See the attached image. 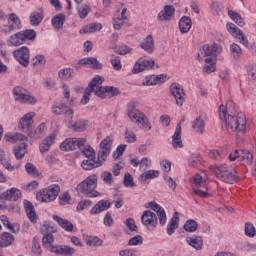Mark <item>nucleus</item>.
Instances as JSON below:
<instances>
[{"label": "nucleus", "instance_id": "de8ad7c7", "mask_svg": "<svg viewBox=\"0 0 256 256\" xmlns=\"http://www.w3.org/2000/svg\"><path fill=\"white\" fill-rule=\"evenodd\" d=\"M103 29V25H101V23H93L90 24L88 26H86L85 28L81 29L79 31L80 34L83 33H95L96 31H101Z\"/></svg>", "mask_w": 256, "mask_h": 256}, {"label": "nucleus", "instance_id": "b1692460", "mask_svg": "<svg viewBox=\"0 0 256 256\" xmlns=\"http://www.w3.org/2000/svg\"><path fill=\"white\" fill-rule=\"evenodd\" d=\"M109 207H111V202L108 200H100L90 210V215H99L100 213H103V211H107Z\"/></svg>", "mask_w": 256, "mask_h": 256}, {"label": "nucleus", "instance_id": "1a4fd4ad", "mask_svg": "<svg viewBox=\"0 0 256 256\" xmlns=\"http://www.w3.org/2000/svg\"><path fill=\"white\" fill-rule=\"evenodd\" d=\"M223 51V48L217 44L213 45H204L200 48V51L198 53V60L199 61H205L208 57H211L213 60H215V57L219 55Z\"/></svg>", "mask_w": 256, "mask_h": 256}, {"label": "nucleus", "instance_id": "f704fd0d", "mask_svg": "<svg viewBox=\"0 0 256 256\" xmlns=\"http://www.w3.org/2000/svg\"><path fill=\"white\" fill-rule=\"evenodd\" d=\"M186 242L188 245H190V247H193L198 251L203 249V238H201V236L187 237Z\"/></svg>", "mask_w": 256, "mask_h": 256}, {"label": "nucleus", "instance_id": "7c9ffc66", "mask_svg": "<svg viewBox=\"0 0 256 256\" xmlns=\"http://www.w3.org/2000/svg\"><path fill=\"white\" fill-rule=\"evenodd\" d=\"M141 49L146 51V53H153L155 51V40H153L152 35H148L141 43Z\"/></svg>", "mask_w": 256, "mask_h": 256}, {"label": "nucleus", "instance_id": "473e14b6", "mask_svg": "<svg viewBox=\"0 0 256 256\" xmlns=\"http://www.w3.org/2000/svg\"><path fill=\"white\" fill-rule=\"evenodd\" d=\"M178 228H179V212H174L171 220L167 225V234L173 235V233H175V230Z\"/></svg>", "mask_w": 256, "mask_h": 256}, {"label": "nucleus", "instance_id": "8fccbe9b", "mask_svg": "<svg viewBox=\"0 0 256 256\" xmlns=\"http://www.w3.org/2000/svg\"><path fill=\"white\" fill-rule=\"evenodd\" d=\"M235 153H239L240 161L244 163H253V154L247 150H235Z\"/></svg>", "mask_w": 256, "mask_h": 256}, {"label": "nucleus", "instance_id": "13d9d810", "mask_svg": "<svg viewBox=\"0 0 256 256\" xmlns=\"http://www.w3.org/2000/svg\"><path fill=\"white\" fill-rule=\"evenodd\" d=\"M73 69L71 68H64L61 69L58 73V76L60 79H63L64 81H68V79H71V77H73Z\"/></svg>", "mask_w": 256, "mask_h": 256}, {"label": "nucleus", "instance_id": "ddd939ff", "mask_svg": "<svg viewBox=\"0 0 256 256\" xmlns=\"http://www.w3.org/2000/svg\"><path fill=\"white\" fill-rule=\"evenodd\" d=\"M170 92L176 101V105L178 107H183V103H185V99L187 97L183 86L177 82H174L170 85Z\"/></svg>", "mask_w": 256, "mask_h": 256}, {"label": "nucleus", "instance_id": "49530a36", "mask_svg": "<svg viewBox=\"0 0 256 256\" xmlns=\"http://www.w3.org/2000/svg\"><path fill=\"white\" fill-rule=\"evenodd\" d=\"M21 35H22V40L24 41H35V39H37V32L33 29H26V30H22L20 31Z\"/></svg>", "mask_w": 256, "mask_h": 256}, {"label": "nucleus", "instance_id": "4be33fe9", "mask_svg": "<svg viewBox=\"0 0 256 256\" xmlns=\"http://www.w3.org/2000/svg\"><path fill=\"white\" fill-rule=\"evenodd\" d=\"M165 81H167V75L165 74L151 75L145 78L143 85L151 87L153 85H159V83H165Z\"/></svg>", "mask_w": 256, "mask_h": 256}, {"label": "nucleus", "instance_id": "9d476101", "mask_svg": "<svg viewBox=\"0 0 256 256\" xmlns=\"http://www.w3.org/2000/svg\"><path fill=\"white\" fill-rule=\"evenodd\" d=\"M111 145H113V138L110 136L101 141L96 160V162L100 163V167L107 161V157H109V153H111Z\"/></svg>", "mask_w": 256, "mask_h": 256}, {"label": "nucleus", "instance_id": "6e6552de", "mask_svg": "<svg viewBox=\"0 0 256 256\" xmlns=\"http://www.w3.org/2000/svg\"><path fill=\"white\" fill-rule=\"evenodd\" d=\"M12 95L14 99L22 105H35V103H37V98L32 96L27 89L21 86L14 87L12 89Z\"/></svg>", "mask_w": 256, "mask_h": 256}, {"label": "nucleus", "instance_id": "72a5a7b5", "mask_svg": "<svg viewBox=\"0 0 256 256\" xmlns=\"http://www.w3.org/2000/svg\"><path fill=\"white\" fill-rule=\"evenodd\" d=\"M191 27H193V22L191 21V18L188 16H183L179 21L180 32L182 34H185L188 31H191Z\"/></svg>", "mask_w": 256, "mask_h": 256}, {"label": "nucleus", "instance_id": "c03bdc74", "mask_svg": "<svg viewBox=\"0 0 256 256\" xmlns=\"http://www.w3.org/2000/svg\"><path fill=\"white\" fill-rule=\"evenodd\" d=\"M65 20V14L60 13L52 18L51 24L55 27V29H63V25H65Z\"/></svg>", "mask_w": 256, "mask_h": 256}, {"label": "nucleus", "instance_id": "7ed1b4c3", "mask_svg": "<svg viewBox=\"0 0 256 256\" xmlns=\"http://www.w3.org/2000/svg\"><path fill=\"white\" fill-rule=\"evenodd\" d=\"M219 117L221 121H224L227 129L231 131H238L243 133L247 129V118L243 112L238 113L235 116L227 114V108L223 105L219 107Z\"/></svg>", "mask_w": 256, "mask_h": 256}, {"label": "nucleus", "instance_id": "412c9836", "mask_svg": "<svg viewBox=\"0 0 256 256\" xmlns=\"http://www.w3.org/2000/svg\"><path fill=\"white\" fill-rule=\"evenodd\" d=\"M67 121L69 129H72V131H76V133H81L82 131H85L87 127H89V121L87 120L79 119L73 122V119H71Z\"/></svg>", "mask_w": 256, "mask_h": 256}, {"label": "nucleus", "instance_id": "423d86ee", "mask_svg": "<svg viewBox=\"0 0 256 256\" xmlns=\"http://www.w3.org/2000/svg\"><path fill=\"white\" fill-rule=\"evenodd\" d=\"M97 175L88 176L85 180L77 185L78 193L86 197H99L101 195L97 190Z\"/></svg>", "mask_w": 256, "mask_h": 256}, {"label": "nucleus", "instance_id": "3c124183", "mask_svg": "<svg viewBox=\"0 0 256 256\" xmlns=\"http://www.w3.org/2000/svg\"><path fill=\"white\" fill-rule=\"evenodd\" d=\"M159 177V171L148 170L141 174L140 181H147L149 179H157Z\"/></svg>", "mask_w": 256, "mask_h": 256}, {"label": "nucleus", "instance_id": "0eeeda50", "mask_svg": "<svg viewBox=\"0 0 256 256\" xmlns=\"http://www.w3.org/2000/svg\"><path fill=\"white\" fill-rule=\"evenodd\" d=\"M59 191H61L59 184L50 185L39 191L36 194V199L41 201V203H51V201H55L57 199Z\"/></svg>", "mask_w": 256, "mask_h": 256}, {"label": "nucleus", "instance_id": "052dcab7", "mask_svg": "<svg viewBox=\"0 0 256 256\" xmlns=\"http://www.w3.org/2000/svg\"><path fill=\"white\" fill-rule=\"evenodd\" d=\"M110 63L115 71H121V69H123V65H121V57L119 56L112 55Z\"/></svg>", "mask_w": 256, "mask_h": 256}, {"label": "nucleus", "instance_id": "c9c22d12", "mask_svg": "<svg viewBox=\"0 0 256 256\" xmlns=\"http://www.w3.org/2000/svg\"><path fill=\"white\" fill-rule=\"evenodd\" d=\"M81 167L84 171H91V169L101 167V163H98L96 158H87L86 160H83Z\"/></svg>", "mask_w": 256, "mask_h": 256}, {"label": "nucleus", "instance_id": "4d7b16f0", "mask_svg": "<svg viewBox=\"0 0 256 256\" xmlns=\"http://www.w3.org/2000/svg\"><path fill=\"white\" fill-rule=\"evenodd\" d=\"M210 7L212 9L213 15L216 17H221V15H223V4L219 2H212Z\"/></svg>", "mask_w": 256, "mask_h": 256}, {"label": "nucleus", "instance_id": "603ef678", "mask_svg": "<svg viewBox=\"0 0 256 256\" xmlns=\"http://www.w3.org/2000/svg\"><path fill=\"white\" fill-rule=\"evenodd\" d=\"M86 245H89V247H101L103 245V241L97 236H87Z\"/></svg>", "mask_w": 256, "mask_h": 256}, {"label": "nucleus", "instance_id": "ea45409f", "mask_svg": "<svg viewBox=\"0 0 256 256\" xmlns=\"http://www.w3.org/2000/svg\"><path fill=\"white\" fill-rule=\"evenodd\" d=\"M23 43L25 42L23 41V36L21 32H17L16 34H13L8 39V45L10 47H19V45H23Z\"/></svg>", "mask_w": 256, "mask_h": 256}, {"label": "nucleus", "instance_id": "58836bf2", "mask_svg": "<svg viewBox=\"0 0 256 256\" xmlns=\"http://www.w3.org/2000/svg\"><path fill=\"white\" fill-rule=\"evenodd\" d=\"M192 128L194 129L195 133L198 135H203L205 133V120L201 117H197L192 124Z\"/></svg>", "mask_w": 256, "mask_h": 256}, {"label": "nucleus", "instance_id": "c756f323", "mask_svg": "<svg viewBox=\"0 0 256 256\" xmlns=\"http://www.w3.org/2000/svg\"><path fill=\"white\" fill-rule=\"evenodd\" d=\"M79 65H88L90 69H103V64L95 57H87L79 60Z\"/></svg>", "mask_w": 256, "mask_h": 256}, {"label": "nucleus", "instance_id": "a19ab883", "mask_svg": "<svg viewBox=\"0 0 256 256\" xmlns=\"http://www.w3.org/2000/svg\"><path fill=\"white\" fill-rule=\"evenodd\" d=\"M230 55L234 59V61H239L243 55V50L241 49V46H239L237 43H232L230 45Z\"/></svg>", "mask_w": 256, "mask_h": 256}, {"label": "nucleus", "instance_id": "37998d69", "mask_svg": "<svg viewBox=\"0 0 256 256\" xmlns=\"http://www.w3.org/2000/svg\"><path fill=\"white\" fill-rule=\"evenodd\" d=\"M15 241V237L9 232H3L0 237V247H9Z\"/></svg>", "mask_w": 256, "mask_h": 256}, {"label": "nucleus", "instance_id": "9b49d317", "mask_svg": "<svg viewBox=\"0 0 256 256\" xmlns=\"http://www.w3.org/2000/svg\"><path fill=\"white\" fill-rule=\"evenodd\" d=\"M87 143L85 138H67L60 144L61 151H75V149H83Z\"/></svg>", "mask_w": 256, "mask_h": 256}, {"label": "nucleus", "instance_id": "f257e3e1", "mask_svg": "<svg viewBox=\"0 0 256 256\" xmlns=\"http://www.w3.org/2000/svg\"><path fill=\"white\" fill-rule=\"evenodd\" d=\"M103 81L105 79L102 76H95L90 83L88 84V87L84 90L83 97L81 99L82 105H87L90 101L91 93H94L96 97H99L100 99H105L107 95L110 97H117V95H120L121 92L117 87L113 86H101L103 85Z\"/></svg>", "mask_w": 256, "mask_h": 256}, {"label": "nucleus", "instance_id": "f03ea898", "mask_svg": "<svg viewBox=\"0 0 256 256\" xmlns=\"http://www.w3.org/2000/svg\"><path fill=\"white\" fill-rule=\"evenodd\" d=\"M145 207L146 209H151L154 212L151 210L143 212L141 222L144 227H157L158 223L163 227V225L167 223V213H165V209L161 207V205L157 204V202H148Z\"/></svg>", "mask_w": 256, "mask_h": 256}, {"label": "nucleus", "instance_id": "864d4df0", "mask_svg": "<svg viewBox=\"0 0 256 256\" xmlns=\"http://www.w3.org/2000/svg\"><path fill=\"white\" fill-rule=\"evenodd\" d=\"M204 62L206 63L203 68L204 73H213L215 71V60L212 57H208L204 59Z\"/></svg>", "mask_w": 256, "mask_h": 256}, {"label": "nucleus", "instance_id": "e433bc0d", "mask_svg": "<svg viewBox=\"0 0 256 256\" xmlns=\"http://www.w3.org/2000/svg\"><path fill=\"white\" fill-rule=\"evenodd\" d=\"M53 219L54 221H57L58 225H60L64 231H67L68 233L73 232V223L69 220H65L57 215H53Z\"/></svg>", "mask_w": 256, "mask_h": 256}, {"label": "nucleus", "instance_id": "e2e57ef3", "mask_svg": "<svg viewBox=\"0 0 256 256\" xmlns=\"http://www.w3.org/2000/svg\"><path fill=\"white\" fill-rule=\"evenodd\" d=\"M256 230L255 226L251 222L245 224V235L246 237H255Z\"/></svg>", "mask_w": 256, "mask_h": 256}, {"label": "nucleus", "instance_id": "20e7f679", "mask_svg": "<svg viewBox=\"0 0 256 256\" xmlns=\"http://www.w3.org/2000/svg\"><path fill=\"white\" fill-rule=\"evenodd\" d=\"M210 169L219 181H222L223 183L233 185V183H237V179H239L237 176V170L227 164L210 166Z\"/></svg>", "mask_w": 256, "mask_h": 256}, {"label": "nucleus", "instance_id": "4468645a", "mask_svg": "<svg viewBox=\"0 0 256 256\" xmlns=\"http://www.w3.org/2000/svg\"><path fill=\"white\" fill-rule=\"evenodd\" d=\"M147 69H155V60L148 57H141L133 66L132 73H143Z\"/></svg>", "mask_w": 256, "mask_h": 256}, {"label": "nucleus", "instance_id": "bb28decb", "mask_svg": "<svg viewBox=\"0 0 256 256\" xmlns=\"http://www.w3.org/2000/svg\"><path fill=\"white\" fill-rule=\"evenodd\" d=\"M172 146L174 149H182L183 140L181 139V123H178L172 136Z\"/></svg>", "mask_w": 256, "mask_h": 256}, {"label": "nucleus", "instance_id": "2eb2a0df", "mask_svg": "<svg viewBox=\"0 0 256 256\" xmlns=\"http://www.w3.org/2000/svg\"><path fill=\"white\" fill-rule=\"evenodd\" d=\"M33 117H35V112H29L20 119L18 129L22 131V133L29 135L33 129Z\"/></svg>", "mask_w": 256, "mask_h": 256}, {"label": "nucleus", "instance_id": "a211bd4d", "mask_svg": "<svg viewBox=\"0 0 256 256\" xmlns=\"http://www.w3.org/2000/svg\"><path fill=\"white\" fill-rule=\"evenodd\" d=\"M52 113L54 115H64L66 121H71L73 119V109L69 108L65 104H54L52 106Z\"/></svg>", "mask_w": 256, "mask_h": 256}, {"label": "nucleus", "instance_id": "cd10ccee", "mask_svg": "<svg viewBox=\"0 0 256 256\" xmlns=\"http://www.w3.org/2000/svg\"><path fill=\"white\" fill-rule=\"evenodd\" d=\"M5 141L8 143H25L27 142V136L20 133H7L4 135Z\"/></svg>", "mask_w": 256, "mask_h": 256}, {"label": "nucleus", "instance_id": "2f4dec72", "mask_svg": "<svg viewBox=\"0 0 256 256\" xmlns=\"http://www.w3.org/2000/svg\"><path fill=\"white\" fill-rule=\"evenodd\" d=\"M56 139H57V134L55 133H52L48 137H46L39 146L40 152L45 153V151H49V149L51 148V145L55 143Z\"/></svg>", "mask_w": 256, "mask_h": 256}, {"label": "nucleus", "instance_id": "f3484780", "mask_svg": "<svg viewBox=\"0 0 256 256\" xmlns=\"http://www.w3.org/2000/svg\"><path fill=\"white\" fill-rule=\"evenodd\" d=\"M14 58L23 65V67H27L29 65V48L27 46H22L13 52Z\"/></svg>", "mask_w": 256, "mask_h": 256}, {"label": "nucleus", "instance_id": "69168bd1", "mask_svg": "<svg viewBox=\"0 0 256 256\" xmlns=\"http://www.w3.org/2000/svg\"><path fill=\"white\" fill-rule=\"evenodd\" d=\"M32 253H34L37 256L41 255V253H42L41 245L39 244V238L38 237H34V239H33Z\"/></svg>", "mask_w": 256, "mask_h": 256}, {"label": "nucleus", "instance_id": "c85d7f7f", "mask_svg": "<svg viewBox=\"0 0 256 256\" xmlns=\"http://www.w3.org/2000/svg\"><path fill=\"white\" fill-rule=\"evenodd\" d=\"M45 17V14L43 12V9H39L38 11L32 12L30 14V25L32 27H39L41 23L43 22V19Z\"/></svg>", "mask_w": 256, "mask_h": 256}, {"label": "nucleus", "instance_id": "393cba45", "mask_svg": "<svg viewBox=\"0 0 256 256\" xmlns=\"http://www.w3.org/2000/svg\"><path fill=\"white\" fill-rule=\"evenodd\" d=\"M2 199H5V201H19L21 199V190L11 188L2 193Z\"/></svg>", "mask_w": 256, "mask_h": 256}, {"label": "nucleus", "instance_id": "79ce46f5", "mask_svg": "<svg viewBox=\"0 0 256 256\" xmlns=\"http://www.w3.org/2000/svg\"><path fill=\"white\" fill-rule=\"evenodd\" d=\"M27 142H22L21 145L14 148V156L16 159H23L27 153Z\"/></svg>", "mask_w": 256, "mask_h": 256}, {"label": "nucleus", "instance_id": "f8f14e48", "mask_svg": "<svg viewBox=\"0 0 256 256\" xmlns=\"http://www.w3.org/2000/svg\"><path fill=\"white\" fill-rule=\"evenodd\" d=\"M41 233H43L42 244L46 249H50L53 247V242L55 238L53 237V233H57V228L55 226H51L49 224H44L41 227Z\"/></svg>", "mask_w": 256, "mask_h": 256}, {"label": "nucleus", "instance_id": "bf43d9fd", "mask_svg": "<svg viewBox=\"0 0 256 256\" xmlns=\"http://www.w3.org/2000/svg\"><path fill=\"white\" fill-rule=\"evenodd\" d=\"M77 11L80 19H85L91 12V7L87 6V4H83L82 6H77Z\"/></svg>", "mask_w": 256, "mask_h": 256}, {"label": "nucleus", "instance_id": "39448f33", "mask_svg": "<svg viewBox=\"0 0 256 256\" xmlns=\"http://www.w3.org/2000/svg\"><path fill=\"white\" fill-rule=\"evenodd\" d=\"M127 116L129 117L130 121H132V123L139 125L146 131H151V122H149V118H147L145 113L137 109L135 103H129L127 105Z\"/></svg>", "mask_w": 256, "mask_h": 256}, {"label": "nucleus", "instance_id": "a18cd8bd", "mask_svg": "<svg viewBox=\"0 0 256 256\" xmlns=\"http://www.w3.org/2000/svg\"><path fill=\"white\" fill-rule=\"evenodd\" d=\"M0 221L4 227H7L11 233H17L19 231V224H11L9 218L5 215L0 216Z\"/></svg>", "mask_w": 256, "mask_h": 256}, {"label": "nucleus", "instance_id": "4c0bfd02", "mask_svg": "<svg viewBox=\"0 0 256 256\" xmlns=\"http://www.w3.org/2000/svg\"><path fill=\"white\" fill-rule=\"evenodd\" d=\"M46 127L47 125L45 123H41L34 131L33 129L30 130L28 137H30V139H41L43 133H45Z\"/></svg>", "mask_w": 256, "mask_h": 256}, {"label": "nucleus", "instance_id": "09e8293b", "mask_svg": "<svg viewBox=\"0 0 256 256\" xmlns=\"http://www.w3.org/2000/svg\"><path fill=\"white\" fill-rule=\"evenodd\" d=\"M228 16L239 27H243L245 25V20L239 15V13H237V12H235L233 10H230V11H228Z\"/></svg>", "mask_w": 256, "mask_h": 256}, {"label": "nucleus", "instance_id": "a878e982", "mask_svg": "<svg viewBox=\"0 0 256 256\" xmlns=\"http://www.w3.org/2000/svg\"><path fill=\"white\" fill-rule=\"evenodd\" d=\"M24 209L26 215L31 223H37V213L35 212V206L29 200L24 201Z\"/></svg>", "mask_w": 256, "mask_h": 256}, {"label": "nucleus", "instance_id": "dca6fc26", "mask_svg": "<svg viewBox=\"0 0 256 256\" xmlns=\"http://www.w3.org/2000/svg\"><path fill=\"white\" fill-rule=\"evenodd\" d=\"M226 29H227L228 33H231V35L233 37H235V39H238L240 41V43L242 45H244V47H249V40L247 39V37L245 36L243 31H241V29L237 28V26L235 24L227 23Z\"/></svg>", "mask_w": 256, "mask_h": 256}, {"label": "nucleus", "instance_id": "aec40b11", "mask_svg": "<svg viewBox=\"0 0 256 256\" xmlns=\"http://www.w3.org/2000/svg\"><path fill=\"white\" fill-rule=\"evenodd\" d=\"M175 15V6L173 5H166L164 9L160 11L157 15L158 21H171L173 16Z\"/></svg>", "mask_w": 256, "mask_h": 256}, {"label": "nucleus", "instance_id": "774afa93", "mask_svg": "<svg viewBox=\"0 0 256 256\" xmlns=\"http://www.w3.org/2000/svg\"><path fill=\"white\" fill-rule=\"evenodd\" d=\"M120 256H137V251L133 249H124L119 251Z\"/></svg>", "mask_w": 256, "mask_h": 256}, {"label": "nucleus", "instance_id": "6e6d98bb", "mask_svg": "<svg viewBox=\"0 0 256 256\" xmlns=\"http://www.w3.org/2000/svg\"><path fill=\"white\" fill-rule=\"evenodd\" d=\"M80 151L82 155H84V157H86L87 159H95V150L90 145L83 146Z\"/></svg>", "mask_w": 256, "mask_h": 256}, {"label": "nucleus", "instance_id": "680f3d73", "mask_svg": "<svg viewBox=\"0 0 256 256\" xmlns=\"http://www.w3.org/2000/svg\"><path fill=\"white\" fill-rule=\"evenodd\" d=\"M123 184L128 188L136 187L135 181L133 180V176L129 174V172L125 173Z\"/></svg>", "mask_w": 256, "mask_h": 256}, {"label": "nucleus", "instance_id": "6ab92c4d", "mask_svg": "<svg viewBox=\"0 0 256 256\" xmlns=\"http://www.w3.org/2000/svg\"><path fill=\"white\" fill-rule=\"evenodd\" d=\"M21 29V19L17 17V14L12 13L8 19V26L3 29L4 33H11V31H17Z\"/></svg>", "mask_w": 256, "mask_h": 256}, {"label": "nucleus", "instance_id": "5701e85b", "mask_svg": "<svg viewBox=\"0 0 256 256\" xmlns=\"http://www.w3.org/2000/svg\"><path fill=\"white\" fill-rule=\"evenodd\" d=\"M51 253H55L56 255L71 256L75 255V248L67 245L52 246Z\"/></svg>", "mask_w": 256, "mask_h": 256}, {"label": "nucleus", "instance_id": "0e129e2a", "mask_svg": "<svg viewBox=\"0 0 256 256\" xmlns=\"http://www.w3.org/2000/svg\"><path fill=\"white\" fill-rule=\"evenodd\" d=\"M133 49L125 44L116 47V53L118 55H129Z\"/></svg>", "mask_w": 256, "mask_h": 256}, {"label": "nucleus", "instance_id": "5fc2aeb1", "mask_svg": "<svg viewBox=\"0 0 256 256\" xmlns=\"http://www.w3.org/2000/svg\"><path fill=\"white\" fill-rule=\"evenodd\" d=\"M184 229L188 233H195V231L199 229V224H197V221L190 219L185 222Z\"/></svg>", "mask_w": 256, "mask_h": 256}, {"label": "nucleus", "instance_id": "338daca9", "mask_svg": "<svg viewBox=\"0 0 256 256\" xmlns=\"http://www.w3.org/2000/svg\"><path fill=\"white\" fill-rule=\"evenodd\" d=\"M71 203V195L69 192H64L59 196V204L60 205H69Z\"/></svg>", "mask_w": 256, "mask_h": 256}]
</instances>
